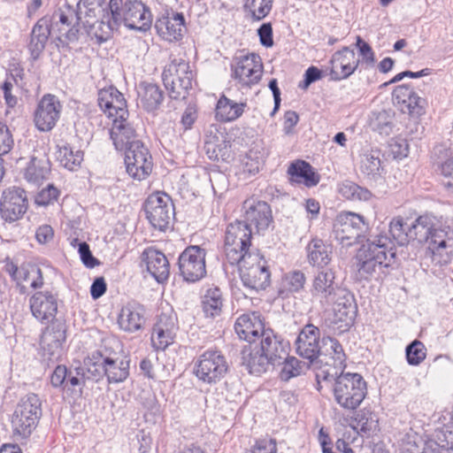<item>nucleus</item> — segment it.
Here are the masks:
<instances>
[{
  "label": "nucleus",
  "instance_id": "1",
  "mask_svg": "<svg viewBox=\"0 0 453 453\" xmlns=\"http://www.w3.org/2000/svg\"><path fill=\"white\" fill-rule=\"evenodd\" d=\"M325 380H334L333 395L334 401L344 410L354 411L360 406L367 395V384L359 373L331 374L322 371Z\"/></svg>",
  "mask_w": 453,
  "mask_h": 453
},
{
  "label": "nucleus",
  "instance_id": "2",
  "mask_svg": "<svg viewBox=\"0 0 453 453\" xmlns=\"http://www.w3.org/2000/svg\"><path fill=\"white\" fill-rule=\"evenodd\" d=\"M395 257V252L393 251V243L389 237L386 234H377L372 239H368L357 250V271L362 277L366 278L377 267H388Z\"/></svg>",
  "mask_w": 453,
  "mask_h": 453
},
{
  "label": "nucleus",
  "instance_id": "3",
  "mask_svg": "<svg viewBox=\"0 0 453 453\" xmlns=\"http://www.w3.org/2000/svg\"><path fill=\"white\" fill-rule=\"evenodd\" d=\"M84 365L88 366V376L95 381L105 376L109 383H120L129 376L130 360L115 357L106 350L93 351L84 359Z\"/></svg>",
  "mask_w": 453,
  "mask_h": 453
},
{
  "label": "nucleus",
  "instance_id": "4",
  "mask_svg": "<svg viewBox=\"0 0 453 453\" xmlns=\"http://www.w3.org/2000/svg\"><path fill=\"white\" fill-rule=\"evenodd\" d=\"M42 417V401L36 394L30 393L17 404L11 420L15 440L28 438L36 428Z\"/></svg>",
  "mask_w": 453,
  "mask_h": 453
},
{
  "label": "nucleus",
  "instance_id": "5",
  "mask_svg": "<svg viewBox=\"0 0 453 453\" xmlns=\"http://www.w3.org/2000/svg\"><path fill=\"white\" fill-rule=\"evenodd\" d=\"M252 228L244 221L235 220L230 223L225 234V255L226 261L235 265L246 255L258 252L250 250Z\"/></svg>",
  "mask_w": 453,
  "mask_h": 453
},
{
  "label": "nucleus",
  "instance_id": "6",
  "mask_svg": "<svg viewBox=\"0 0 453 453\" xmlns=\"http://www.w3.org/2000/svg\"><path fill=\"white\" fill-rule=\"evenodd\" d=\"M193 79L188 63L181 58L172 59L162 73L165 88L173 100H183L188 96Z\"/></svg>",
  "mask_w": 453,
  "mask_h": 453
},
{
  "label": "nucleus",
  "instance_id": "7",
  "mask_svg": "<svg viewBox=\"0 0 453 453\" xmlns=\"http://www.w3.org/2000/svg\"><path fill=\"white\" fill-rule=\"evenodd\" d=\"M238 265L241 280L250 292L265 289L271 282V273L267 261L258 252L246 255Z\"/></svg>",
  "mask_w": 453,
  "mask_h": 453
},
{
  "label": "nucleus",
  "instance_id": "8",
  "mask_svg": "<svg viewBox=\"0 0 453 453\" xmlns=\"http://www.w3.org/2000/svg\"><path fill=\"white\" fill-rule=\"evenodd\" d=\"M228 363L220 350L207 349L195 362L194 373L202 382L215 385L228 372Z\"/></svg>",
  "mask_w": 453,
  "mask_h": 453
},
{
  "label": "nucleus",
  "instance_id": "9",
  "mask_svg": "<svg viewBox=\"0 0 453 453\" xmlns=\"http://www.w3.org/2000/svg\"><path fill=\"white\" fill-rule=\"evenodd\" d=\"M367 227L365 218L360 214L342 211L335 219L333 234L343 246H350L363 236Z\"/></svg>",
  "mask_w": 453,
  "mask_h": 453
},
{
  "label": "nucleus",
  "instance_id": "10",
  "mask_svg": "<svg viewBox=\"0 0 453 453\" xmlns=\"http://www.w3.org/2000/svg\"><path fill=\"white\" fill-rule=\"evenodd\" d=\"M146 218L151 226L165 231L174 217V207L171 197L165 193H154L144 203Z\"/></svg>",
  "mask_w": 453,
  "mask_h": 453
},
{
  "label": "nucleus",
  "instance_id": "11",
  "mask_svg": "<svg viewBox=\"0 0 453 453\" xmlns=\"http://www.w3.org/2000/svg\"><path fill=\"white\" fill-rule=\"evenodd\" d=\"M206 250L200 246L187 247L179 256L180 275L187 282H196L206 275Z\"/></svg>",
  "mask_w": 453,
  "mask_h": 453
},
{
  "label": "nucleus",
  "instance_id": "12",
  "mask_svg": "<svg viewBox=\"0 0 453 453\" xmlns=\"http://www.w3.org/2000/svg\"><path fill=\"white\" fill-rule=\"evenodd\" d=\"M28 209V200L25 189L10 187L3 191L0 200L1 218L9 223L20 219Z\"/></svg>",
  "mask_w": 453,
  "mask_h": 453
},
{
  "label": "nucleus",
  "instance_id": "13",
  "mask_svg": "<svg viewBox=\"0 0 453 453\" xmlns=\"http://www.w3.org/2000/svg\"><path fill=\"white\" fill-rule=\"evenodd\" d=\"M149 150L142 142H136L125 151L127 173L134 180L146 179L152 171V160Z\"/></svg>",
  "mask_w": 453,
  "mask_h": 453
},
{
  "label": "nucleus",
  "instance_id": "14",
  "mask_svg": "<svg viewBox=\"0 0 453 453\" xmlns=\"http://www.w3.org/2000/svg\"><path fill=\"white\" fill-rule=\"evenodd\" d=\"M66 325L65 322L55 319L42 332L41 336V348L42 356L49 361L58 360L62 355V345L65 341Z\"/></svg>",
  "mask_w": 453,
  "mask_h": 453
},
{
  "label": "nucleus",
  "instance_id": "15",
  "mask_svg": "<svg viewBox=\"0 0 453 453\" xmlns=\"http://www.w3.org/2000/svg\"><path fill=\"white\" fill-rule=\"evenodd\" d=\"M62 104L58 98L51 94L44 95L39 101L34 113V122L41 132H49L54 128L60 118Z\"/></svg>",
  "mask_w": 453,
  "mask_h": 453
},
{
  "label": "nucleus",
  "instance_id": "16",
  "mask_svg": "<svg viewBox=\"0 0 453 453\" xmlns=\"http://www.w3.org/2000/svg\"><path fill=\"white\" fill-rule=\"evenodd\" d=\"M338 288L334 272L323 269L315 274L310 292L313 300L319 302L321 307L327 308L331 306Z\"/></svg>",
  "mask_w": 453,
  "mask_h": 453
},
{
  "label": "nucleus",
  "instance_id": "17",
  "mask_svg": "<svg viewBox=\"0 0 453 453\" xmlns=\"http://www.w3.org/2000/svg\"><path fill=\"white\" fill-rule=\"evenodd\" d=\"M105 0H80L77 11L67 9L71 26L77 28H93L104 10Z\"/></svg>",
  "mask_w": 453,
  "mask_h": 453
},
{
  "label": "nucleus",
  "instance_id": "18",
  "mask_svg": "<svg viewBox=\"0 0 453 453\" xmlns=\"http://www.w3.org/2000/svg\"><path fill=\"white\" fill-rule=\"evenodd\" d=\"M320 342L319 329L312 324H308L300 331L295 342L296 351L310 363L316 360L322 363L324 360L319 359Z\"/></svg>",
  "mask_w": 453,
  "mask_h": 453
},
{
  "label": "nucleus",
  "instance_id": "19",
  "mask_svg": "<svg viewBox=\"0 0 453 453\" xmlns=\"http://www.w3.org/2000/svg\"><path fill=\"white\" fill-rule=\"evenodd\" d=\"M244 211V222L250 226H254L259 234L266 230L273 223V215L270 205L265 202L254 197L246 199L242 203Z\"/></svg>",
  "mask_w": 453,
  "mask_h": 453
},
{
  "label": "nucleus",
  "instance_id": "20",
  "mask_svg": "<svg viewBox=\"0 0 453 453\" xmlns=\"http://www.w3.org/2000/svg\"><path fill=\"white\" fill-rule=\"evenodd\" d=\"M393 99L399 105L402 112L408 113L413 118L425 114L426 100L413 91L408 84L395 87L393 91Z\"/></svg>",
  "mask_w": 453,
  "mask_h": 453
},
{
  "label": "nucleus",
  "instance_id": "21",
  "mask_svg": "<svg viewBox=\"0 0 453 453\" xmlns=\"http://www.w3.org/2000/svg\"><path fill=\"white\" fill-rule=\"evenodd\" d=\"M257 346L273 366L280 365L289 351V343L271 328L264 332Z\"/></svg>",
  "mask_w": 453,
  "mask_h": 453
},
{
  "label": "nucleus",
  "instance_id": "22",
  "mask_svg": "<svg viewBox=\"0 0 453 453\" xmlns=\"http://www.w3.org/2000/svg\"><path fill=\"white\" fill-rule=\"evenodd\" d=\"M33 316L41 323L52 321L58 311V297L50 291H37L29 298Z\"/></svg>",
  "mask_w": 453,
  "mask_h": 453
},
{
  "label": "nucleus",
  "instance_id": "23",
  "mask_svg": "<svg viewBox=\"0 0 453 453\" xmlns=\"http://www.w3.org/2000/svg\"><path fill=\"white\" fill-rule=\"evenodd\" d=\"M360 60L357 58L354 50L344 47L336 51L330 60V75L334 81L349 78L357 69Z\"/></svg>",
  "mask_w": 453,
  "mask_h": 453
},
{
  "label": "nucleus",
  "instance_id": "24",
  "mask_svg": "<svg viewBox=\"0 0 453 453\" xmlns=\"http://www.w3.org/2000/svg\"><path fill=\"white\" fill-rule=\"evenodd\" d=\"M153 15L150 7L142 1L126 2V11L119 21V27L127 28H150Z\"/></svg>",
  "mask_w": 453,
  "mask_h": 453
},
{
  "label": "nucleus",
  "instance_id": "25",
  "mask_svg": "<svg viewBox=\"0 0 453 453\" xmlns=\"http://www.w3.org/2000/svg\"><path fill=\"white\" fill-rule=\"evenodd\" d=\"M97 101L101 110L104 113H108L109 118H127V102L123 95L115 87L111 86L100 89Z\"/></svg>",
  "mask_w": 453,
  "mask_h": 453
},
{
  "label": "nucleus",
  "instance_id": "26",
  "mask_svg": "<svg viewBox=\"0 0 453 453\" xmlns=\"http://www.w3.org/2000/svg\"><path fill=\"white\" fill-rule=\"evenodd\" d=\"M255 54L242 56L237 59L233 77L244 86L256 84L261 78L262 65Z\"/></svg>",
  "mask_w": 453,
  "mask_h": 453
},
{
  "label": "nucleus",
  "instance_id": "27",
  "mask_svg": "<svg viewBox=\"0 0 453 453\" xmlns=\"http://www.w3.org/2000/svg\"><path fill=\"white\" fill-rule=\"evenodd\" d=\"M142 261L145 263L148 273L158 282L166 280L170 274V265L165 254L149 247L142 253Z\"/></svg>",
  "mask_w": 453,
  "mask_h": 453
},
{
  "label": "nucleus",
  "instance_id": "28",
  "mask_svg": "<svg viewBox=\"0 0 453 453\" xmlns=\"http://www.w3.org/2000/svg\"><path fill=\"white\" fill-rule=\"evenodd\" d=\"M266 329L260 316L256 312L241 315L234 324V330L238 336L250 343L260 340Z\"/></svg>",
  "mask_w": 453,
  "mask_h": 453
},
{
  "label": "nucleus",
  "instance_id": "29",
  "mask_svg": "<svg viewBox=\"0 0 453 453\" xmlns=\"http://www.w3.org/2000/svg\"><path fill=\"white\" fill-rule=\"evenodd\" d=\"M127 118L113 119L112 127L109 131L110 137L117 150H124L136 142V134L134 127L127 120Z\"/></svg>",
  "mask_w": 453,
  "mask_h": 453
},
{
  "label": "nucleus",
  "instance_id": "30",
  "mask_svg": "<svg viewBox=\"0 0 453 453\" xmlns=\"http://www.w3.org/2000/svg\"><path fill=\"white\" fill-rule=\"evenodd\" d=\"M144 323L143 306L137 303H128L122 307L118 318V324L122 330L134 333L142 329Z\"/></svg>",
  "mask_w": 453,
  "mask_h": 453
},
{
  "label": "nucleus",
  "instance_id": "31",
  "mask_svg": "<svg viewBox=\"0 0 453 453\" xmlns=\"http://www.w3.org/2000/svg\"><path fill=\"white\" fill-rule=\"evenodd\" d=\"M242 365L250 374L261 375L274 367L257 345L245 346L242 350Z\"/></svg>",
  "mask_w": 453,
  "mask_h": 453
},
{
  "label": "nucleus",
  "instance_id": "32",
  "mask_svg": "<svg viewBox=\"0 0 453 453\" xmlns=\"http://www.w3.org/2000/svg\"><path fill=\"white\" fill-rule=\"evenodd\" d=\"M138 105L148 112L157 111L164 100V92L154 83L142 81L137 87Z\"/></svg>",
  "mask_w": 453,
  "mask_h": 453
},
{
  "label": "nucleus",
  "instance_id": "33",
  "mask_svg": "<svg viewBox=\"0 0 453 453\" xmlns=\"http://www.w3.org/2000/svg\"><path fill=\"white\" fill-rule=\"evenodd\" d=\"M308 262L318 266L321 270L327 269L326 266L332 260V248L326 244L321 239L313 238L308 243L307 247Z\"/></svg>",
  "mask_w": 453,
  "mask_h": 453
},
{
  "label": "nucleus",
  "instance_id": "34",
  "mask_svg": "<svg viewBox=\"0 0 453 453\" xmlns=\"http://www.w3.org/2000/svg\"><path fill=\"white\" fill-rule=\"evenodd\" d=\"M288 173L292 182L303 183L306 187L316 186L319 181V176L313 171L312 166L303 160L292 163L288 169Z\"/></svg>",
  "mask_w": 453,
  "mask_h": 453
},
{
  "label": "nucleus",
  "instance_id": "35",
  "mask_svg": "<svg viewBox=\"0 0 453 453\" xmlns=\"http://www.w3.org/2000/svg\"><path fill=\"white\" fill-rule=\"evenodd\" d=\"M401 453H440L433 440H426L417 434H407L403 439Z\"/></svg>",
  "mask_w": 453,
  "mask_h": 453
},
{
  "label": "nucleus",
  "instance_id": "36",
  "mask_svg": "<svg viewBox=\"0 0 453 453\" xmlns=\"http://www.w3.org/2000/svg\"><path fill=\"white\" fill-rule=\"evenodd\" d=\"M246 106V103H236L222 96L216 105V118L223 122L234 121L242 115Z\"/></svg>",
  "mask_w": 453,
  "mask_h": 453
},
{
  "label": "nucleus",
  "instance_id": "37",
  "mask_svg": "<svg viewBox=\"0 0 453 453\" xmlns=\"http://www.w3.org/2000/svg\"><path fill=\"white\" fill-rule=\"evenodd\" d=\"M436 222L435 217L425 214L419 216L411 225L409 229L411 241H417L418 243H426L429 241L431 231Z\"/></svg>",
  "mask_w": 453,
  "mask_h": 453
},
{
  "label": "nucleus",
  "instance_id": "38",
  "mask_svg": "<svg viewBox=\"0 0 453 453\" xmlns=\"http://www.w3.org/2000/svg\"><path fill=\"white\" fill-rule=\"evenodd\" d=\"M50 173V163L48 158L33 157L26 169L25 178L28 182L39 184L48 179Z\"/></svg>",
  "mask_w": 453,
  "mask_h": 453
},
{
  "label": "nucleus",
  "instance_id": "39",
  "mask_svg": "<svg viewBox=\"0 0 453 453\" xmlns=\"http://www.w3.org/2000/svg\"><path fill=\"white\" fill-rule=\"evenodd\" d=\"M305 281V274L300 270H295L286 273L281 280L279 296L285 298L292 293L299 292L303 288Z\"/></svg>",
  "mask_w": 453,
  "mask_h": 453
},
{
  "label": "nucleus",
  "instance_id": "40",
  "mask_svg": "<svg viewBox=\"0 0 453 453\" xmlns=\"http://www.w3.org/2000/svg\"><path fill=\"white\" fill-rule=\"evenodd\" d=\"M222 292L219 288H209L203 297V311L206 317L219 316L223 307Z\"/></svg>",
  "mask_w": 453,
  "mask_h": 453
},
{
  "label": "nucleus",
  "instance_id": "41",
  "mask_svg": "<svg viewBox=\"0 0 453 453\" xmlns=\"http://www.w3.org/2000/svg\"><path fill=\"white\" fill-rule=\"evenodd\" d=\"M380 156V150H372L364 153L361 158V172L373 180L380 176L383 172Z\"/></svg>",
  "mask_w": 453,
  "mask_h": 453
},
{
  "label": "nucleus",
  "instance_id": "42",
  "mask_svg": "<svg viewBox=\"0 0 453 453\" xmlns=\"http://www.w3.org/2000/svg\"><path fill=\"white\" fill-rule=\"evenodd\" d=\"M334 314L331 319V324L334 330L339 331V333H343L348 331L351 326L353 325L357 308H340L334 307Z\"/></svg>",
  "mask_w": 453,
  "mask_h": 453
},
{
  "label": "nucleus",
  "instance_id": "43",
  "mask_svg": "<svg viewBox=\"0 0 453 453\" xmlns=\"http://www.w3.org/2000/svg\"><path fill=\"white\" fill-rule=\"evenodd\" d=\"M410 228V225L403 218H394L390 221L388 232L392 237V239H389L392 241L393 248L395 243L399 246H405L411 241V234H409Z\"/></svg>",
  "mask_w": 453,
  "mask_h": 453
},
{
  "label": "nucleus",
  "instance_id": "44",
  "mask_svg": "<svg viewBox=\"0 0 453 453\" xmlns=\"http://www.w3.org/2000/svg\"><path fill=\"white\" fill-rule=\"evenodd\" d=\"M58 159L65 168L75 171L83 161V152L80 150H74L72 147L65 145L59 148Z\"/></svg>",
  "mask_w": 453,
  "mask_h": 453
},
{
  "label": "nucleus",
  "instance_id": "45",
  "mask_svg": "<svg viewBox=\"0 0 453 453\" xmlns=\"http://www.w3.org/2000/svg\"><path fill=\"white\" fill-rule=\"evenodd\" d=\"M273 2L274 0H245L243 7L250 13L252 19L258 21L269 15Z\"/></svg>",
  "mask_w": 453,
  "mask_h": 453
},
{
  "label": "nucleus",
  "instance_id": "46",
  "mask_svg": "<svg viewBox=\"0 0 453 453\" xmlns=\"http://www.w3.org/2000/svg\"><path fill=\"white\" fill-rule=\"evenodd\" d=\"M338 191L344 198L352 201H367L372 196L368 189L348 180L340 184Z\"/></svg>",
  "mask_w": 453,
  "mask_h": 453
},
{
  "label": "nucleus",
  "instance_id": "47",
  "mask_svg": "<svg viewBox=\"0 0 453 453\" xmlns=\"http://www.w3.org/2000/svg\"><path fill=\"white\" fill-rule=\"evenodd\" d=\"M125 11L126 3L123 5V0H110L109 12L104 15L102 24L107 25L109 28L119 27Z\"/></svg>",
  "mask_w": 453,
  "mask_h": 453
},
{
  "label": "nucleus",
  "instance_id": "48",
  "mask_svg": "<svg viewBox=\"0 0 453 453\" xmlns=\"http://www.w3.org/2000/svg\"><path fill=\"white\" fill-rule=\"evenodd\" d=\"M319 441L323 453H354L348 442L338 439L334 444L332 443L328 434L321 428L319 432Z\"/></svg>",
  "mask_w": 453,
  "mask_h": 453
},
{
  "label": "nucleus",
  "instance_id": "49",
  "mask_svg": "<svg viewBox=\"0 0 453 453\" xmlns=\"http://www.w3.org/2000/svg\"><path fill=\"white\" fill-rule=\"evenodd\" d=\"M430 236L426 243H428V249L431 250L433 253H439L441 250L447 248L449 242H453V240L449 237L448 231L437 227V221L434 226V229L431 231Z\"/></svg>",
  "mask_w": 453,
  "mask_h": 453
},
{
  "label": "nucleus",
  "instance_id": "50",
  "mask_svg": "<svg viewBox=\"0 0 453 453\" xmlns=\"http://www.w3.org/2000/svg\"><path fill=\"white\" fill-rule=\"evenodd\" d=\"M58 22L62 25L71 26L72 21L69 19L67 9L58 10L51 15H45L36 22L34 28H52L54 26H58Z\"/></svg>",
  "mask_w": 453,
  "mask_h": 453
},
{
  "label": "nucleus",
  "instance_id": "51",
  "mask_svg": "<svg viewBox=\"0 0 453 453\" xmlns=\"http://www.w3.org/2000/svg\"><path fill=\"white\" fill-rule=\"evenodd\" d=\"M208 135L204 142V150L208 157L211 160H219V157L224 156V150L226 149L225 141L220 139L218 134Z\"/></svg>",
  "mask_w": 453,
  "mask_h": 453
},
{
  "label": "nucleus",
  "instance_id": "52",
  "mask_svg": "<svg viewBox=\"0 0 453 453\" xmlns=\"http://www.w3.org/2000/svg\"><path fill=\"white\" fill-rule=\"evenodd\" d=\"M50 31L51 30H32L28 48L33 59L35 60L39 58L45 47Z\"/></svg>",
  "mask_w": 453,
  "mask_h": 453
},
{
  "label": "nucleus",
  "instance_id": "53",
  "mask_svg": "<svg viewBox=\"0 0 453 453\" xmlns=\"http://www.w3.org/2000/svg\"><path fill=\"white\" fill-rule=\"evenodd\" d=\"M280 365L282 368L280 377L284 381H288L290 379L299 376L303 372L302 362L295 357H289L288 354Z\"/></svg>",
  "mask_w": 453,
  "mask_h": 453
},
{
  "label": "nucleus",
  "instance_id": "54",
  "mask_svg": "<svg viewBox=\"0 0 453 453\" xmlns=\"http://www.w3.org/2000/svg\"><path fill=\"white\" fill-rule=\"evenodd\" d=\"M406 359L411 365H418L426 357V349L424 343L414 340L405 349Z\"/></svg>",
  "mask_w": 453,
  "mask_h": 453
},
{
  "label": "nucleus",
  "instance_id": "55",
  "mask_svg": "<svg viewBox=\"0 0 453 453\" xmlns=\"http://www.w3.org/2000/svg\"><path fill=\"white\" fill-rule=\"evenodd\" d=\"M176 334L153 326L151 343L156 350H165L173 343Z\"/></svg>",
  "mask_w": 453,
  "mask_h": 453
},
{
  "label": "nucleus",
  "instance_id": "56",
  "mask_svg": "<svg viewBox=\"0 0 453 453\" xmlns=\"http://www.w3.org/2000/svg\"><path fill=\"white\" fill-rule=\"evenodd\" d=\"M434 439L433 441L437 444L438 450L440 449L449 450L453 449V426L449 425L437 428L434 432Z\"/></svg>",
  "mask_w": 453,
  "mask_h": 453
},
{
  "label": "nucleus",
  "instance_id": "57",
  "mask_svg": "<svg viewBox=\"0 0 453 453\" xmlns=\"http://www.w3.org/2000/svg\"><path fill=\"white\" fill-rule=\"evenodd\" d=\"M88 366L85 365V367H76V372H73V375H71L69 378V384L65 390L72 392L79 391L81 393L82 388L85 386V381L87 380H91V378L88 376Z\"/></svg>",
  "mask_w": 453,
  "mask_h": 453
},
{
  "label": "nucleus",
  "instance_id": "58",
  "mask_svg": "<svg viewBox=\"0 0 453 453\" xmlns=\"http://www.w3.org/2000/svg\"><path fill=\"white\" fill-rule=\"evenodd\" d=\"M60 191L53 184H49L37 193L35 203L38 206H48L53 204L58 198Z\"/></svg>",
  "mask_w": 453,
  "mask_h": 453
},
{
  "label": "nucleus",
  "instance_id": "59",
  "mask_svg": "<svg viewBox=\"0 0 453 453\" xmlns=\"http://www.w3.org/2000/svg\"><path fill=\"white\" fill-rule=\"evenodd\" d=\"M21 281H30L33 289H39L43 286L42 271L36 265H31L28 269L21 272Z\"/></svg>",
  "mask_w": 453,
  "mask_h": 453
},
{
  "label": "nucleus",
  "instance_id": "60",
  "mask_svg": "<svg viewBox=\"0 0 453 453\" xmlns=\"http://www.w3.org/2000/svg\"><path fill=\"white\" fill-rule=\"evenodd\" d=\"M154 327L163 329L168 332H170L171 330V333L176 334L179 329L176 314L173 311H170L169 312H162L158 316V319L156 324L154 325Z\"/></svg>",
  "mask_w": 453,
  "mask_h": 453
},
{
  "label": "nucleus",
  "instance_id": "61",
  "mask_svg": "<svg viewBox=\"0 0 453 453\" xmlns=\"http://www.w3.org/2000/svg\"><path fill=\"white\" fill-rule=\"evenodd\" d=\"M331 306L340 308H357L353 294L346 288L339 287L335 292Z\"/></svg>",
  "mask_w": 453,
  "mask_h": 453
},
{
  "label": "nucleus",
  "instance_id": "62",
  "mask_svg": "<svg viewBox=\"0 0 453 453\" xmlns=\"http://www.w3.org/2000/svg\"><path fill=\"white\" fill-rule=\"evenodd\" d=\"M0 263L3 264L2 270L9 274L12 280L19 283L21 281V272L25 270V267H19L18 264L13 261L9 256L0 259Z\"/></svg>",
  "mask_w": 453,
  "mask_h": 453
},
{
  "label": "nucleus",
  "instance_id": "63",
  "mask_svg": "<svg viewBox=\"0 0 453 453\" xmlns=\"http://www.w3.org/2000/svg\"><path fill=\"white\" fill-rule=\"evenodd\" d=\"M356 46L358 49L359 55L362 57V63L367 66H372L375 62V56L371 46L359 35L357 36Z\"/></svg>",
  "mask_w": 453,
  "mask_h": 453
},
{
  "label": "nucleus",
  "instance_id": "64",
  "mask_svg": "<svg viewBox=\"0 0 453 453\" xmlns=\"http://www.w3.org/2000/svg\"><path fill=\"white\" fill-rule=\"evenodd\" d=\"M446 156L447 157L440 163L439 169L443 176L449 178L443 185L449 192L453 193V154Z\"/></svg>",
  "mask_w": 453,
  "mask_h": 453
}]
</instances>
